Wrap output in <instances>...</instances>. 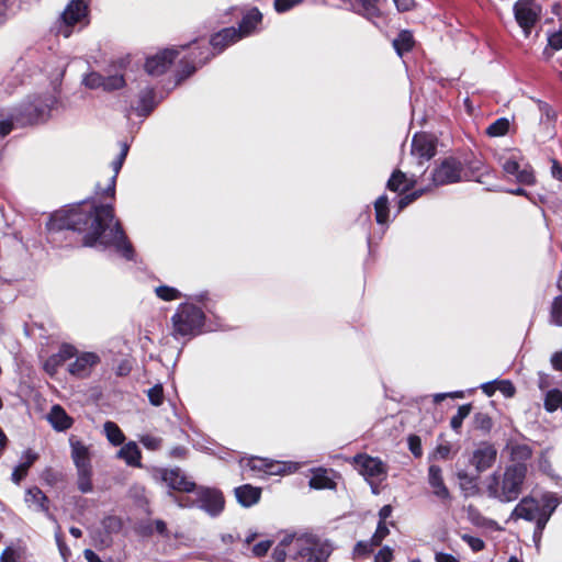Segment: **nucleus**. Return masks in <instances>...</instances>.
Returning <instances> with one entry per match:
<instances>
[{
  "label": "nucleus",
  "instance_id": "41",
  "mask_svg": "<svg viewBox=\"0 0 562 562\" xmlns=\"http://www.w3.org/2000/svg\"><path fill=\"white\" fill-rule=\"evenodd\" d=\"M48 105L38 108L36 105H29L25 108V112H27L29 117L25 120L27 123H35L40 121L47 113Z\"/></svg>",
  "mask_w": 562,
  "mask_h": 562
},
{
  "label": "nucleus",
  "instance_id": "64",
  "mask_svg": "<svg viewBox=\"0 0 562 562\" xmlns=\"http://www.w3.org/2000/svg\"><path fill=\"white\" fill-rule=\"evenodd\" d=\"M551 363L555 370H562V351L552 355Z\"/></svg>",
  "mask_w": 562,
  "mask_h": 562
},
{
  "label": "nucleus",
  "instance_id": "29",
  "mask_svg": "<svg viewBox=\"0 0 562 562\" xmlns=\"http://www.w3.org/2000/svg\"><path fill=\"white\" fill-rule=\"evenodd\" d=\"M547 506L550 507V510L547 513L544 509H542L541 513L538 515V517L533 520L536 522V529L533 532L535 541L540 539L542 531L546 528V525L549 521L552 512L558 506V501L555 498L551 497L547 501Z\"/></svg>",
  "mask_w": 562,
  "mask_h": 562
},
{
  "label": "nucleus",
  "instance_id": "8",
  "mask_svg": "<svg viewBox=\"0 0 562 562\" xmlns=\"http://www.w3.org/2000/svg\"><path fill=\"white\" fill-rule=\"evenodd\" d=\"M196 496L200 508L212 516L218 515L224 508V496L218 490L199 487L196 488Z\"/></svg>",
  "mask_w": 562,
  "mask_h": 562
},
{
  "label": "nucleus",
  "instance_id": "14",
  "mask_svg": "<svg viewBox=\"0 0 562 562\" xmlns=\"http://www.w3.org/2000/svg\"><path fill=\"white\" fill-rule=\"evenodd\" d=\"M100 362V357L94 352H83L68 367L70 374L77 378H87L91 370Z\"/></svg>",
  "mask_w": 562,
  "mask_h": 562
},
{
  "label": "nucleus",
  "instance_id": "47",
  "mask_svg": "<svg viewBox=\"0 0 562 562\" xmlns=\"http://www.w3.org/2000/svg\"><path fill=\"white\" fill-rule=\"evenodd\" d=\"M548 47L553 52L562 49V27L548 37Z\"/></svg>",
  "mask_w": 562,
  "mask_h": 562
},
{
  "label": "nucleus",
  "instance_id": "42",
  "mask_svg": "<svg viewBox=\"0 0 562 562\" xmlns=\"http://www.w3.org/2000/svg\"><path fill=\"white\" fill-rule=\"evenodd\" d=\"M390 530L384 521H379L376 530L371 538V547H378L389 535Z\"/></svg>",
  "mask_w": 562,
  "mask_h": 562
},
{
  "label": "nucleus",
  "instance_id": "35",
  "mask_svg": "<svg viewBox=\"0 0 562 562\" xmlns=\"http://www.w3.org/2000/svg\"><path fill=\"white\" fill-rule=\"evenodd\" d=\"M471 411H472V405L464 404V405H461L458 408L457 414L451 417L450 426L456 432H460L462 423L470 415Z\"/></svg>",
  "mask_w": 562,
  "mask_h": 562
},
{
  "label": "nucleus",
  "instance_id": "20",
  "mask_svg": "<svg viewBox=\"0 0 562 562\" xmlns=\"http://www.w3.org/2000/svg\"><path fill=\"white\" fill-rule=\"evenodd\" d=\"M335 473L333 470L318 468L312 471V477L310 480V486L315 490H333L336 487L334 481Z\"/></svg>",
  "mask_w": 562,
  "mask_h": 562
},
{
  "label": "nucleus",
  "instance_id": "16",
  "mask_svg": "<svg viewBox=\"0 0 562 562\" xmlns=\"http://www.w3.org/2000/svg\"><path fill=\"white\" fill-rule=\"evenodd\" d=\"M427 481L432 491V494L437 498H439L442 502L450 499V492L443 481L442 470L439 465H429Z\"/></svg>",
  "mask_w": 562,
  "mask_h": 562
},
{
  "label": "nucleus",
  "instance_id": "31",
  "mask_svg": "<svg viewBox=\"0 0 562 562\" xmlns=\"http://www.w3.org/2000/svg\"><path fill=\"white\" fill-rule=\"evenodd\" d=\"M375 221L378 224L383 225L389 221V200L386 195H381L374 202Z\"/></svg>",
  "mask_w": 562,
  "mask_h": 562
},
{
  "label": "nucleus",
  "instance_id": "49",
  "mask_svg": "<svg viewBox=\"0 0 562 562\" xmlns=\"http://www.w3.org/2000/svg\"><path fill=\"white\" fill-rule=\"evenodd\" d=\"M102 525L109 532H116L121 529L122 526L120 518L114 516L104 518Z\"/></svg>",
  "mask_w": 562,
  "mask_h": 562
},
{
  "label": "nucleus",
  "instance_id": "36",
  "mask_svg": "<svg viewBox=\"0 0 562 562\" xmlns=\"http://www.w3.org/2000/svg\"><path fill=\"white\" fill-rule=\"evenodd\" d=\"M509 128V121L505 117H501L493 122L486 130L487 135L493 137L504 136Z\"/></svg>",
  "mask_w": 562,
  "mask_h": 562
},
{
  "label": "nucleus",
  "instance_id": "23",
  "mask_svg": "<svg viewBox=\"0 0 562 562\" xmlns=\"http://www.w3.org/2000/svg\"><path fill=\"white\" fill-rule=\"evenodd\" d=\"M261 20L262 14L257 8L249 10L243 16L239 27L237 29L238 34H240V38L250 35L261 23Z\"/></svg>",
  "mask_w": 562,
  "mask_h": 562
},
{
  "label": "nucleus",
  "instance_id": "56",
  "mask_svg": "<svg viewBox=\"0 0 562 562\" xmlns=\"http://www.w3.org/2000/svg\"><path fill=\"white\" fill-rule=\"evenodd\" d=\"M408 447H409L411 452L416 458H419L423 454L420 439L417 436H411L408 438Z\"/></svg>",
  "mask_w": 562,
  "mask_h": 562
},
{
  "label": "nucleus",
  "instance_id": "7",
  "mask_svg": "<svg viewBox=\"0 0 562 562\" xmlns=\"http://www.w3.org/2000/svg\"><path fill=\"white\" fill-rule=\"evenodd\" d=\"M462 179V165L454 158H446L432 171L435 186L459 182Z\"/></svg>",
  "mask_w": 562,
  "mask_h": 562
},
{
  "label": "nucleus",
  "instance_id": "15",
  "mask_svg": "<svg viewBox=\"0 0 562 562\" xmlns=\"http://www.w3.org/2000/svg\"><path fill=\"white\" fill-rule=\"evenodd\" d=\"M24 502L30 508L42 512L48 519L56 521L55 516L49 512L48 497L37 486H33L26 490Z\"/></svg>",
  "mask_w": 562,
  "mask_h": 562
},
{
  "label": "nucleus",
  "instance_id": "11",
  "mask_svg": "<svg viewBox=\"0 0 562 562\" xmlns=\"http://www.w3.org/2000/svg\"><path fill=\"white\" fill-rule=\"evenodd\" d=\"M87 15V5L82 0H72L63 13L64 26H60L59 33L65 37L71 34L70 27L79 23Z\"/></svg>",
  "mask_w": 562,
  "mask_h": 562
},
{
  "label": "nucleus",
  "instance_id": "53",
  "mask_svg": "<svg viewBox=\"0 0 562 562\" xmlns=\"http://www.w3.org/2000/svg\"><path fill=\"white\" fill-rule=\"evenodd\" d=\"M76 355V349L70 345H64L59 352L55 355V357L58 358L60 364L65 362L66 360H69Z\"/></svg>",
  "mask_w": 562,
  "mask_h": 562
},
{
  "label": "nucleus",
  "instance_id": "12",
  "mask_svg": "<svg viewBox=\"0 0 562 562\" xmlns=\"http://www.w3.org/2000/svg\"><path fill=\"white\" fill-rule=\"evenodd\" d=\"M179 55V50L167 48L157 55L147 58L145 64L146 71L151 76H160L169 68L175 58Z\"/></svg>",
  "mask_w": 562,
  "mask_h": 562
},
{
  "label": "nucleus",
  "instance_id": "2",
  "mask_svg": "<svg viewBox=\"0 0 562 562\" xmlns=\"http://www.w3.org/2000/svg\"><path fill=\"white\" fill-rule=\"evenodd\" d=\"M286 548L296 562H326L331 549L312 535L286 536L274 548L272 557L277 562L286 558Z\"/></svg>",
  "mask_w": 562,
  "mask_h": 562
},
{
  "label": "nucleus",
  "instance_id": "59",
  "mask_svg": "<svg viewBox=\"0 0 562 562\" xmlns=\"http://www.w3.org/2000/svg\"><path fill=\"white\" fill-rule=\"evenodd\" d=\"M270 547H271V541H269V540L261 541L254 546L252 553L256 557H263L268 552Z\"/></svg>",
  "mask_w": 562,
  "mask_h": 562
},
{
  "label": "nucleus",
  "instance_id": "28",
  "mask_svg": "<svg viewBox=\"0 0 562 562\" xmlns=\"http://www.w3.org/2000/svg\"><path fill=\"white\" fill-rule=\"evenodd\" d=\"M140 451L133 441L124 445L117 452V458L123 459L128 465H140Z\"/></svg>",
  "mask_w": 562,
  "mask_h": 562
},
{
  "label": "nucleus",
  "instance_id": "3",
  "mask_svg": "<svg viewBox=\"0 0 562 562\" xmlns=\"http://www.w3.org/2000/svg\"><path fill=\"white\" fill-rule=\"evenodd\" d=\"M526 463H512L504 471H495L484 481L487 495L502 503L516 501L522 492L527 476Z\"/></svg>",
  "mask_w": 562,
  "mask_h": 562
},
{
  "label": "nucleus",
  "instance_id": "34",
  "mask_svg": "<svg viewBox=\"0 0 562 562\" xmlns=\"http://www.w3.org/2000/svg\"><path fill=\"white\" fill-rule=\"evenodd\" d=\"M77 485L81 493H90L93 490L91 475L92 470L91 468L88 469H77Z\"/></svg>",
  "mask_w": 562,
  "mask_h": 562
},
{
  "label": "nucleus",
  "instance_id": "19",
  "mask_svg": "<svg viewBox=\"0 0 562 562\" xmlns=\"http://www.w3.org/2000/svg\"><path fill=\"white\" fill-rule=\"evenodd\" d=\"M240 40V34H238L236 27H226L222 31L217 32L211 37L210 44L217 53L224 50L231 44L236 43Z\"/></svg>",
  "mask_w": 562,
  "mask_h": 562
},
{
  "label": "nucleus",
  "instance_id": "45",
  "mask_svg": "<svg viewBox=\"0 0 562 562\" xmlns=\"http://www.w3.org/2000/svg\"><path fill=\"white\" fill-rule=\"evenodd\" d=\"M103 75L98 72H91L85 78V83L91 89H98L103 87Z\"/></svg>",
  "mask_w": 562,
  "mask_h": 562
},
{
  "label": "nucleus",
  "instance_id": "43",
  "mask_svg": "<svg viewBox=\"0 0 562 562\" xmlns=\"http://www.w3.org/2000/svg\"><path fill=\"white\" fill-rule=\"evenodd\" d=\"M149 402L155 405L159 406L164 402V389L161 384H156L153 387H150L147 392Z\"/></svg>",
  "mask_w": 562,
  "mask_h": 562
},
{
  "label": "nucleus",
  "instance_id": "6",
  "mask_svg": "<svg viewBox=\"0 0 562 562\" xmlns=\"http://www.w3.org/2000/svg\"><path fill=\"white\" fill-rule=\"evenodd\" d=\"M514 15L524 34L529 36L540 19L541 8L535 0H518L514 4Z\"/></svg>",
  "mask_w": 562,
  "mask_h": 562
},
{
  "label": "nucleus",
  "instance_id": "10",
  "mask_svg": "<svg viewBox=\"0 0 562 562\" xmlns=\"http://www.w3.org/2000/svg\"><path fill=\"white\" fill-rule=\"evenodd\" d=\"M160 479L168 487L180 492H192L195 483L191 481L179 468L162 469L159 471Z\"/></svg>",
  "mask_w": 562,
  "mask_h": 562
},
{
  "label": "nucleus",
  "instance_id": "62",
  "mask_svg": "<svg viewBox=\"0 0 562 562\" xmlns=\"http://www.w3.org/2000/svg\"><path fill=\"white\" fill-rule=\"evenodd\" d=\"M451 452V446L449 443L439 445L435 450V456H438L441 459H448Z\"/></svg>",
  "mask_w": 562,
  "mask_h": 562
},
{
  "label": "nucleus",
  "instance_id": "32",
  "mask_svg": "<svg viewBox=\"0 0 562 562\" xmlns=\"http://www.w3.org/2000/svg\"><path fill=\"white\" fill-rule=\"evenodd\" d=\"M103 429H104L108 440L112 445L120 446L124 442L125 436L115 423L110 422V420L105 422L103 425Z\"/></svg>",
  "mask_w": 562,
  "mask_h": 562
},
{
  "label": "nucleus",
  "instance_id": "18",
  "mask_svg": "<svg viewBox=\"0 0 562 562\" xmlns=\"http://www.w3.org/2000/svg\"><path fill=\"white\" fill-rule=\"evenodd\" d=\"M543 508L532 497H524L514 508L512 517L533 521Z\"/></svg>",
  "mask_w": 562,
  "mask_h": 562
},
{
  "label": "nucleus",
  "instance_id": "5",
  "mask_svg": "<svg viewBox=\"0 0 562 562\" xmlns=\"http://www.w3.org/2000/svg\"><path fill=\"white\" fill-rule=\"evenodd\" d=\"M352 464L367 482L384 481L387 476V465L381 459L367 453L356 454Z\"/></svg>",
  "mask_w": 562,
  "mask_h": 562
},
{
  "label": "nucleus",
  "instance_id": "54",
  "mask_svg": "<svg viewBox=\"0 0 562 562\" xmlns=\"http://www.w3.org/2000/svg\"><path fill=\"white\" fill-rule=\"evenodd\" d=\"M284 472H285V464L284 463H281V462H278V461H273V460H269L266 474H268V475H280V474L284 473Z\"/></svg>",
  "mask_w": 562,
  "mask_h": 562
},
{
  "label": "nucleus",
  "instance_id": "24",
  "mask_svg": "<svg viewBox=\"0 0 562 562\" xmlns=\"http://www.w3.org/2000/svg\"><path fill=\"white\" fill-rule=\"evenodd\" d=\"M71 458L77 469L91 468L90 452L81 441L70 440Z\"/></svg>",
  "mask_w": 562,
  "mask_h": 562
},
{
  "label": "nucleus",
  "instance_id": "50",
  "mask_svg": "<svg viewBox=\"0 0 562 562\" xmlns=\"http://www.w3.org/2000/svg\"><path fill=\"white\" fill-rule=\"evenodd\" d=\"M140 442L150 450H157L161 446V439L150 435H145L140 438Z\"/></svg>",
  "mask_w": 562,
  "mask_h": 562
},
{
  "label": "nucleus",
  "instance_id": "22",
  "mask_svg": "<svg viewBox=\"0 0 562 562\" xmlns=\"http://www.w3.org/2000/svg\"><path fill=\"white\" fill-rule=\"evenodd\" d=\"M47 419L57 431H65L72 425V418L59 405H54L47 415Z\"/></svg>",
  "mask_w": 562,
  "mask_h": 562
},
{
  "label": "nucleus",
  "instance_id": "33",
  "mask_svg": "<svg viewBox=\"0 0 562 562\" xmlns=\"http://www.w3.org/2000/svg\"><path fill=\"white\" fill-rule=\"evenodd\" d=\"M472 424L475 430H480L484 435L488 434L493 428V420L491 416L483 412L474 414Z\"/></svg>",
  "mask_w": 562,
  "mask_h": 562
},
{
  "label": "nucleus",
  "instance_id": "38",
  "mask_svg": "<svg viewBox=\"0 0 562 562\" xmlns=\"http://www.w3.org/2000/svg\"><path fill=\"white\" fill-rule=\"evenodd\" d=\"M551 323L562 327V295L554 297L550 311Z\"/></svg>",
  "mask_w": 562,
  "mask_h": 562
},
{
  "label": "nucleus",
  "instance_id": "1",
  "mask_svg": "<svg viewBox=\"0 0 562 562\" xmlns=\"http://www.w3.org/2000/svg\"><path fill=\"white\" fill-rule=\"evenodd\" d=\"M47 229L54 241L58 240L61 234L77 232L82 235L85 247L114 246L126 259H133V247L126 240L120 223L115 221L110 204L83 202L60 210L52 215Z\"/></svg>",
  "mask_w": 562,
  "mask_h": 562
},
{
  "label": "nucleus",
  "instance_id": "37",
  "mask_svg": "<svg viewBox=\"0 0 562 562\" xmlns=\"http://www.w3.org/2000/svg\"><path fill=\"white\" fill-rule=\"evenodd\" d=\"M562 404V392L558 389L550 390L544 398V408L554 412Z\"/></svg>",
  "mask_w": 562,
  "mask_h": 562
},
{
  "label": "nucleus",
  "instance_id": "9",
  "mask_svg": "<svg viewBox=\"0 0 562 562\" xmlns=\"http://www.w3.org/2000/svg\"><path fill=\"white\" fill-rule=\"evenodd\" d=\"M503 170L508 176H514L516 180L526 186H530L535 182V176L529 165L521 167L519 158L516 155H510L505 158L502 164Z\"/></svg>",
  "mask_w": 562,
  "mask_h": 562
},
{
  "label": "nucleus",
  "instance_id": "51",
  "mask_svg": "<svg viewBox=\"0 0 562 562\" xmlns=\"http://www.w3.org/2000/svg\"><path fill=\"white\" fill-rule=\"evenodd\" d=\"M30 463H21L12 472V481L19 484L27 474Z\"/></svg>",
  "mask_w": 562,
  "mask_h": 562
},
{
  "label": "nucleus",
  "instance_id": "63",
  "mask_svg": "<svg viewBox=\"0 0 562 562\" xmlns=\"http://www.w3.org/2000/svg\"><path fill=\"white\" fill-rule=\"evenodd\" d=\"M436 562H460L456 557L445 552H437L435 554Z\"/></svg>",
  "mask_w": 562,
  "mask_h": 562
},
{
  "label": "nucleus",
  "instance_id": "52",
  "mask_svg": "<svg viewBox=\"0 0 562 562\" xmlns=\"http://www.w3.org/2000/svg\"><path fill=\"white\" fill-rule=\"evenodd\" d=\"M268 462V459L251 458L248 461V465L250 467L251 470L259 471L266 474Z\"/></svg>",
  "mask_w": 562,
  "mask_h": 562
},
{
  "label": "nucleus",
  "instance_id": "61",
  "mask_svg": "<svg viewBox=\"0 0 562 562\" xmlns=\"http://www.w3.org/2000/svg\"><path fill=\"white\" fill-rule=\"evenodd\" d=\"M501 392L507 397L514 396L516 390L510 381H502L499 386Z\"/></svg>",
  "mask_w": 562,
  "mask_h": 562
},
{
  "label": "nucleus",
  "instance_id": "13",
  "mask_svg": "<svg viewBox=\"0 0 562 562\" xmlns=\"http://www.w3.org/2000/svg\"><path fill=\"white\" fill-rule=\"evenodd\" d=\"M496 458V448L492 443L483 442L476 450H474L471 463L479 472H483L493 467Z\"/></svg>",
  "mask_w": 562,
  "mask_h": 562
},
{
  "label": "nucleus",
  "instance_id": "48",
  "mask_svg": "<svg viewBox=\"0 0 562 562\" xmlns=\"http://www.w3.org/2000/svg\"><path fill=\"white\" fill-rule=\"evenodd\" d=\"M301 1L302 0H274V9L277 12L283 13L301 3Z\"/></svg>",
  "mask_w": 562,
  "mask_h": 562
},
{
  "label": "nucleus",
  "instance_id": "26",
  "mask_svg": "<svg viewBox=\"0 0 562 562\" xmlns=\"http://www.w3.org/2000/svg\"><path fill=\"white\" fill-rule=\"evenodd\" d=\"M506 450L514 463H525L532 456V449L528 445L514 440L507 442Z\"/></svg>",
  "mask_w": 562,
  "mask_h": 562
},
{
  "label": "nucleus",
  "instance_id": "44",
  "mask_svg": "<svg viewBox=\"0 0 562 562\" xmlns=\"http://www.w3.org/2000/svg\"><path fill=\"white\" fill-rule=\"evenodd\" d=\"M0 562H21V553L15 548L8 547L2 551Z\"/></svg>",
  "mask_w": 562,
  "mask_h": 562
},
{
  "label": "nucleus",
  "instance_id": "30",
  "mask_svg": "<svg viewBox=\"0 0 562 562\" xmlns=\"http://www.w3.org/2000/svg\"><path fill=\"white\" fill-rule=\"evenodd\" d=\"M393 46L400 56L409 52L414 46L413 34L409 31H402L393 41Z\"/></svg>",
  "mask_w": 562,
  "mask_h": 562
},
{
  "label": "nucleus",
  "instance_id": "17",
  "mask_svg": "<svg viewBox=\"0 0 562 562\" xmlns=\"http://www.w3.org/2000/svg\"><path fill=\"white\" fill-rule=\"evenodd\" d=\"M436 154V144L427 134H416L412 140V155L422 159L429 160Z\"/></svg>",
  "mask_w": 562,
  "mask_h": 562
},
{
  "label": "nucleus",
  "instance_id": "25",
  "mask_svg": "<svg viewBox=\"0 0 562 562\" xmlns=\"http://www.w3.org/2000/svg\"><path fill=\"white\" fill-rule=\"evenodd\" d=\"M128 149H130V146L126 143L121 144V151H120L119 156L112 162V169H113L114 173L111 177L110 182H109L106 189L104 190L103 194L112 196V198L114 196L116 178H117V175H119V172L124 164V160L127 156Z\"/></svg>",
  "mask_w": 562,
  "mask_h": 562
},
{
  "label": "nucleus",
  "instance_id": "58",
  "mask_svg": "<svg viewBox=\"0 0 562 562\" xmlns=\"http://www.w3.org/2000/svg\"><path fill=\"white\" fill-rule=\"evenodd\" d=\"M423 191H415L413 193L406 194L405 196L401 198L398 201V210L405 209L408 204L414 202L416 199H418L422 195Z\"/></svg>",
  "mask_w": 562,
  "mask_h": 562
},
{
  "label": "nucleus",
  "instance_id": "55",
  "mask_svg": "<svg viewBox=\"0 0 562 562\" xmlns=\"http://www.w3.org/2000/svg\"><path fill=\"white\" fill-rule=\"evenodd\" d=\"M58 529H60L58 527ZM55 539H56V542H57V546H58V549H59V552L63 557V559L65 561L68 560V557L70 555V550L69 548L66 546L64 539H63V535L60 532V530H58L56 533H55Z\"/></svg>",
  "mask_w": 562,
  "mask_h": 562
},
{
  "label": "nucleus",
  "instance_id": "46",
  "mask_svg": "<svg viewBox=\"0 0 562 562\" xmlns=\"http://www.w3.org/2000/svg\"><path fill=\"white\" fill-rule=\"evenodd\" d=\"M462 540L468 543V546L474 551H482L485 547L484 541L481 538L473 537L470 535H462Z\"/></svg>",
  "mask_w": 562,
  "mask_h": 562
},
{
  "label": "nucleus",
  "instance_id": "39",
  "mask_svg": "<svg viewBox=\"0 0 562 562\" xmlns=\"http://www.w3.org/2000/svg\"><path fill=\"white\" fill-rule=\"evenodd\" d=\"M103 87L102 89L105 91H113L124 87L125 80L123 76L114 75V76H104L103 77Z\"/></svg>",
  "mask_w": 562,
  "mask_h": 562
},
{
  "label": "nucleus",
  "instance_id": "4",
  "mask_svg": "<svg viewBox=\"0 0 562 562\" xmlns=\"http://www.w3.org/2000/svg\"><path fill=\"white\" fill-rule=\"evenodd\" d=\"M171 321L175 336H194L204 324V313L200 307L184 303L179 305Z\"/></svg>",
  "mask_w": 562,
  "mask_h": 562
},
{
  "label": "nucleus",
  "instance_id": "57",
  "mask_svg": "<svg viewBox=\"0 0 562 562\" xmlns=\"http://www.w3.org/2000/svg\"><path fill=\"white\" fill-rule=\"evenodd\" d=\"M393 551L389 547H383L374 557L373 562H391Z\"/></svg>",
  "mask_w": 562,
  "mask_h": 562
},
{
  "label": "nucleus",
  "instance_id": "40",
  "mask_svg": "<svg viewBox=\"0 0 562 562\" xmlns=\"http://www.w3.org/2000/svg\"><path fill=\"white\" fill-rule=\"evenodd\" d=\"M155 292L157 296L164 301H173L181 296V293L177 289L168 285L157 286Z\"/></svg>",
  "mask_w": 562,
  "mask_h": 562
},
{
  "label": "nucleus",
  "instance_id": "60",
  "mask_svg": "<svg viewBox=\"0 0 562 562\" xmlns=\"http://www.w3.org/2000/svg\"><path fill=\"white\" fill-rule=\"evenodd\" d=\"M59 366H60V362H59L58 358L55 357V355H54L46 360L44 368L49 374H54L57 370V367H59Z\"/></svg>",
  "mask_w": 562,
  "mask_h": 562
},
{
  "label": "nucleus",
  "instance_id": "27",
  "mask_svg": "<svg viewBox=\"0 0 562 562\" xmlns=\"http://www.w3.org/2000/svg\"><path fill=\"white\" fill-rule=\"evenodd\" d=\"M415 180L406 177L401 170H395L387 181V189L394 192H406L415 186Z\"/></svg>",
  "mask_w": 562,
  "mask_h": 562
},
{
  "label": "nucleus",
  "instance_id": "21",
  "mask_svg": "<svg viewBox=\"0 0 562 562\" xmlns=\"http://www.w3.org/2000/svg\"><path fill=\"white\" fill-rule=\"evenodd\" d=\"M235 495L240 505L250 507L259 502L261 488L245 484L235 488Z\"/></svg>",
  "mask_w": 562,
  "mask_h": 562
}]
</instances>
